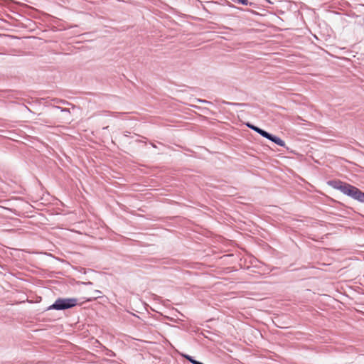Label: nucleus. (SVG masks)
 <instances>
[{
  "instance_id": "obj_3",
  "label": "nucleus",
  "mask_w": 364,
  "mask_h": 364,
  "mask_svg": "<svg viewBox=\"0 0 364 364\" xmlns=\"http://www.w3.org/2000/svg\"><path fill=\"white\" fill-rule=\"evenodd\" d=\"M259 134L280 146L284 147L286 145L284 141H283L282 139L277 136L272 135L263 129L259 131Z\"/></svg>"
},
{
  "instance_id": "obj_6",
  "label": "nucleus",
  "mask_w": 364,
  "mask_h": 364,
  "mask_svg": "<svg viewBox=\"0 0 364 364\" xmlns=\"http://www.w3.org/2000/svg\"><path fill=\"white\" fill-rule=\"evenodd\" d=\"M108 355L111 356V355H113L114 353H113V352L111 351Z\"/></svg>"
},
{
  "instance_id": "obj_4",
  "label": "nucleus",
  "mask_w": 364,
  "mask_h": 364,
  "mask_svg": "<svg viewBox=\"0 0 364 364\" xmlns=\"http://www.w3.org/2000/svg\"><path fill=\"white\" fill-rule=\"evenodd\" d=\"M247 126L250 128L251 129L254 130L255 132H256L257 133L259 134V131L262 129H260L259 127H257L255 125H252V124H247Z\"/></svg>"
},
{
  "instance_id": "obj_1",
  "label": "nucleus",
  "mask_w": 364,
  "mask_h": 364,
  "mask_svg": "<svg viewBox=\"0 0 364 364\" xmlns=\"http://www.w3.org/2000/svg\"><path fill=\"white\" fill-rule=\"evenodd\" d=\"M329 184L343 194L359 202L364 203V192H362L358 188L340 181H332L329 182Z\"/></svg>"
},
{
  "instance_id": "obj_7",
  "label": "nucleus",
  "mask_w": 364,
  "mask_h": 364,
  "mask_svg": "<svg viewBox=\"0 0 364 364\" xmlns=\"http://www.w3.org/2000/svg\"><path fill=\"white\" fill-rule=\"evenodd\" d=\"M62 111H63V112H64V111H67V109H62Z\"/></svg>"
},
{
  "instance_id": "obj_5",
  "label": "nucleus",
  "mask_w": 364,
  "mask_h": 364,
  "mask_svg": "<svg viewBox=\"0 0 364 364\" xmlns=\"http://www.w3.org/2000/svg\"><path fill=\"white\" fill-rule=\"evenodd\" d=\"M94 292H95V296L93 297V299L100 297V294H102V292L100 291L95 290Z\"/></svg>"
},
{
  "instance_id": "obj_2",
  "label": "nucleus",
  "mask_w": 364,
  "mask_h": 364,
  "mask_svg": "<svg viewBox=\"0 0 364 364\" xmlns=\"http://www.w3.org/2000/svg\"><path fill=\"white\" fill-rule=\"evenodd\" d=\"M77 300L75 298H60L48 307V309L64 310L77 305Z\"/></svg>"
}]
</instances>
